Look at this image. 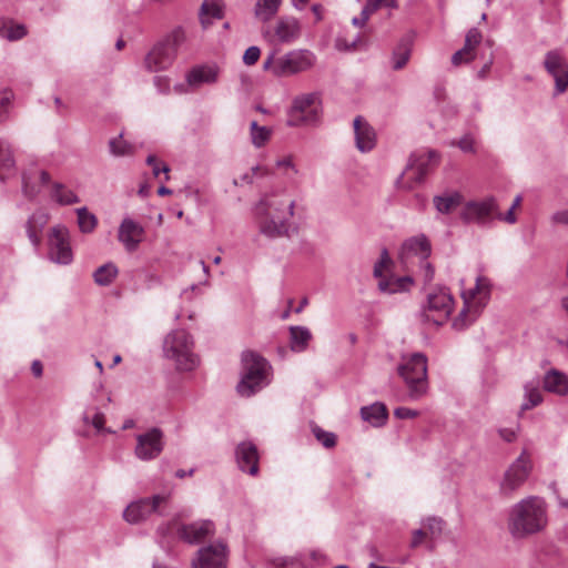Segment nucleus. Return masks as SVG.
I'll use <instances>...</instances> for the list:
<instances>
[{"mask_svg": "<svg viewBox=\"0 0 568 568\" xmlns=\"http://www.w3.org/2000/svg\"><path fill=\"white\" fill-rule=\"evenodd\" d=\"M13 99V93L9 89H4L0 94V122L8 118L9 106Z\"/></svg>", "mask_w": 568, "mask_h": 568, "instance_id": "4d7b16f0", "label": "nucleus"}, {"mask_svg": "<svg viewBox=\"0 0 568 568\" xmlns=\"http://www.w3.org/2000/svg\"><path fill=\"white\" fill-rule=\"evenodd\" d=\"M275 165L278 170H283L284 172L292 171L294 174L298 173V170L293 162L292 155H286V156L278 159L276 161Z\"/></svg>", "mask_w": 568, "mask_h": 568, "instance_id": "bf43d9fd", "label": "nucleus"}, {"mask_svg": "<svg viewBox=\"0 0 568 568\" xmlns=\"http://www.w3.org/2000/svg\"><path fill=\"white\" fill-rule=\"evenodd\" d=\"M496 217H501V213L494 196L468 201L460 212V219L464 222L478 225H488Z\"/></svg>", "mask_w": 568, "mask_h": 568, "instance_id": "1a4fd4ad", "label": "nucleus"}, {"mask_svg": "<svg viewBox=\"0 0 568 568\" xmlns=\"http://www.w3.org/2000/svg\"><path fill=\"white\" fill-rule=\"evenodd\" d=\"M242 366L237 392L242 396L250 397L268 384L271 367L265 358L251 351L242 354Z\"/></svg>", "mask_w": 568, "mask_h": 568, "instance_id": "423d86ee", "label": "nucleus"}, {"mask_svg": "<svg viewBox=\"0 0 568 568\" xmlns=\"http://www.w3.org/2000/svg\"><path fill=\"white\" fill-rule=\"evenodd\" d=\"M315 61V57L308 50L291 51L275 60L273 74L276 77H286L300 73L310 69Z\"/></svg>", "mask_w": 568, "mask_h": 568, "instance_id": "ddd939ff", "label": "nucleus"}, {"mask_svg": "<svg viewBox=\"0 0 568 568\" xmlns=\"http://www.w3.org/2000/svg\"><path fill=\"white\" fill-rule=\"evenodd\" d=\"M290 348L294 353H303L307 349L313 338L312 332L306 326H290Z\"/></svg>", "mask_w": 568, "mask_h": 568, "instance_id": "7c9ffc66", "label": "nucleus"}, {"mask_svg": "<svg viewBox=\"0 0 568 568\" xmlns=\"http://www.w3.org/2000/svg\"><path fill=\"white\" fill-rule=\"evenodd\" d=\"M465 45L457 50L452 55V64L454 67H460L466 64L479 57L480 50H483L484 41L483 38H465Z\"/></svg>", "mask_w": 568, "mask_h": 568, "instance_id": "a878e982", "label": "nucleus"}, {"mask_svg": "<svg viewBox=\"0 0 568 568\" xmlns=\"http://www.w3.org/2000/svg\"><path fill=\"white\" fill-rule=\"evenodd\" d=\"M200 21L203 29L206 30L207 26L214 20L221 21L222 8L217 0H204L200 9Z\"/></svg>", "mask_w": 568, "mask_h": 568, "instance_id": "72a5a7b5", "label": "nucleus"}, {"mask_svg": "<svg viewBox=\"0 0 568 568\" xmlns=\"http://www.w3.org/2000/svg\"><path fill=\"white\" fill-rule=\"evenodd\" d=\"M315 438L325 447L332 448L336 445V436L334 433L326 432L318 426L312 428Z\"/></svg>", "mask_w": 568, "mask_h": 568, "instance_id": "603ef678", "label": "nucleus"}, {"mask_svg": "<svg viewBox=\"0 0 568 568\" xmlns=\"http://www.w3.org/2000/svg\"><path fill=\"white\" fill-rule=\"evenodd\" d=\"M294 214L295 201L284 192L265 194L255 205L258 232L268 240L290 239L296 232Z\"/></svg>", "mask_w": 568, "mask_h": 568, "instance_id": "f257e3e1", "label": "nucleus"}, {"mask_svg": "<svg viewBox=\"0 0 568 568\" xmlns=\"http://www.w3.org/2000/svg\"><path fill=\"white\" fill-rule=\"evenodd\" d=\"M322 103L317 92L296 95L287 111L286 124L291 128L315 126L321 122Z\"/></svg>", "mask_w": 568, "mask_h": 568, "instance_id": "0eeeda50", "label": "nucleus"}, {"mask_svg": "<svg viewBox=\"0 0 568 568\" xmlns=\"http://www.w3.org/2000/svg\"><path fill=\"white\" fill-rule=\"evenodd\" d=\"M422 526L429 540H437L445 528V521L440 517L429 516L422 520Z\"/></svg>", "mask_w": 568, "mask_h": 568, "instance_id": "4c0bfd02", "label": "nucleus"}, {"mask_svg": "<svg viewBox=\"0 0 568 568\" xmlns=\"http://www.w3.org/2000/svg\"><path fill=\"white\" fill-rule=\"evenodd\" d=\"M483 50L479 52L480 59H486L483 68L478 71V78L484 79L493 64V45L494 42L487 38L484 42Z\"/></svg>", "mask_w": 568, "mask_h": 568, "instance_id": "a18cd8bd", "label": "nucleus"}, {"mask_svg": "<svg viewBox=\"0 0 568 568\" xmlns=\"http://www.w3.org/2000/svg\"><path fill=\"white\" fill-rule=\"evenodd\" d=\"M490 281L483 275L476 277V283L468 290H463L462 298L464 301V308L459 315L454 320V328L462 331L471 324L480 311L486 306L490 298Z\"/></svg>", "mask_w": 568, "mask_h": 568, "instance_id": "20e7f679", "label": "nucleus"}, {"mask_svg": "<svg viewBox=\"0 0 568 568\" xmlns=\"http://www.w3.org/2000/svg\"><path fill=\"white\" fill-rule=\"evenodd\" d=\"M334 45L338 51L359 50L365 47V38H353L351 42L347 41V38H335Z\"/></svg>", "mask_w": 568, "mask_h": 568, "instance_id": "3c124183", "label": "nucleus"}, {"mask_svg": "<svg viewBox=\"0 0 568 568\" xmlns=\"http://www.w3.org/2000/svg\"><path fill=\"white\" fill-rule=\"evenodd\" d=\"M453 297L447 288L436 287L427 295L424 306L425 320L436 325H443L452 314Z\"/></svg>", "mask_w": 568, "mask_h": 568, "instance_id": "9d476101", "label": "nucleus"}, {"mask_svg": "<svg viewBox=\"0 0 568 568\" xmlns=\"http://www.w3.org/2000/svg\"><path fill=\"white\" fill-rule=\"evenodd\" d=\"M109 148L110 152L114 156L130 155L134 152L133 145L124 141L122 134H120L118 138L111 139L109 142Z\"/></svg>", "mask_w": 568, "mask_h": 568, "instance_id": "c03bdc74", "label": "nucleus"}, {"mask_svg": "<svg viewBox=\"0 0 568 568\" xmlns=\"http://www.w3.org/2000/svg\"><path fill=\"white\" fill-rule=\"evenodd\" d=\"M361 416L365 422L369 423L372 426L381 427L386 423L388 412L383 403L376 402L372 405L363 406L361 408Z\"/></svg>", "mask_w": 568, "mask_h": 568, "instance_id": "2f4dec72", "label": "nucleus"}, {"mask_svg": "<svg viewBox=\"0 0 568 568\" xmlns=\"http://www.w3.org/2000/svg\"><path fill=\"white\" fill-rule=\"evenodd\" d=\"M163 353L174 362L176 369L183 372L193 371L200 362L194 353L193 337L184 329H173L164 337Z\"/></svg>", "mask_w": 568, "mask_h": 568, "instance_id": "7ed1b4c3", "label": "nucleus"}, {"mask_svg": "<svg viewBox=\"0 0 568 568\" xmlns=\"http://www.w3.org/2000/svg\"><path fill=\"white\" fill-rule=\"evenodd\" d=\"M164 449V434L153 427L143 434L136 435L134 455L138 459L149 462L158 458Z\"/></svg>", "mask_w": 568, "mask_h": 568, "instance_id": "dca6fc26", "label": "nucleus"}, {"mask_svg": "<svg viewBox=\"0 0 568 568\" xmlns=\"http://www.w3.org/2000/svg\"><path fill=\"white\" fill-rule=\"evenodd\" d=\"M50 215L42 209L36 210L26 222V232L33 246H39L41 242L40 234L48 224Z\"/></svg>", "mask_w": 568, "mask_h": 568, "instance_id": "bb28decb", "label": "nucleus"}, {"mask_svg": "<svg viewBox=\"0 0 568 568\" xmlns=\"http://www.w3.org/2000/svg\"><path fill=\"white\" fill-rule=\"evenodd\" d=\"M75 212L80 231L82 233H91L97 227V216L89 212L85 206L77 209Z\"/></svg>", "mask_w": 568, "mask_h": 568, "instance_id": "ea45409f", "label": "nucleus"}, {"mask_svg": "<svg viewBox=\"0 0 568 568\" xmlns=\"http://www.w3.org/2000/svg\"><path fill=\"white\" fill-rule=\"evenodd\" d=\"M146 164L152 168V173L155 178H158L160 175V173L168 174L170 171V168L166 164L159 162L156 156L153 154H150L146 158ZM168 180H169V175H165V181H168Z\"/></svg>", "mask_w": 568, "mask_h": 568, "instance_id": "13d9d810", "label": "nucleus"}, {"mask_svg": "<svg viewBox=\"0 0 568 568\" xmlns=\"http://www.w3.org/2000/svg\"><path fill=\"white\" fill-rule=\"evenodd\" d=\"M235 458L239 468L252 476L258 473V450L252 442H242L235 449Z\"/></svg>", "mask_w": 568, "mask_h": 568, "instance_id": "412c9836", "label": "nucleus"}, {"mask_svg": "<svg viewBox=\"0 0 568 568\" xmlns=\"http://www.w3.org/2000/svg\"><path fill=\"white\" fill-rule=\"evenodd\" d=\"M119 273L118 267L113 263H105L98 267L93 273L95 284L100 286L110 285Z\"/></svg>", "mask_w": 568, "mask_h": 568, "instance_id": "c9c22d12", "label": "nucleus"}, {"mask_svg": "<svg viewBox=\"0 0 568 568\" xmlns=\"http://www.w3.org/2000/svg\"><path fill=\"white\" fill-rule=\"evenodd\" d=\"M144 235L143 226L130 217L123 219L120 224L118 237L125 250L133 252L142 242Z\"/></svg>", "mask_w": 568, "mask_h": 568, "instance_id": "4be33fe9", "label": "nucleus"}, {"mask_svg": "<svg viewBox=\"0 0 568 568\" xmlns=\"http://www.w3.org/2000/svg\"><path fill=\"white\" fill-rule=\"evenodd\" d=\"M547 523V504L539 496H527L508 510L507 529L515 539H525L542 531Z\"/></svg>", "mask_w": 568, "mask_h": 568, "instance_id": "f03ea898", "label": "nucleus"}, {"mask_svg": "<svg viewBox=\"0 0 568 568\" xmlns=\"http://www.w3.org/2000/svg\"><path fill=\"white\" fill-rule=\"evenodd\" d=\"M412 38H402L393 48L390 62L393 70H402L409 61L413 51Z\"/></svg>", "mask_w": 568, "mask_h": 568, "instance_id": "c85d7f7f", "label": "nucleus"}, {"mask_svg": "<svg viewBox=\"0 0 568 568\" xmlns=\"http://www.w3.org/2000/svg\"><path fill=\"white\" fill-rule=\"evenodd\" d=\"M355 145L362 153L371 152L376 145V132L374 128L362 116L353 121Z\"/></svg>", "mask_w": 568, "mask_h": 568, "instance_id": "5701e85b", "label": "nucleus"}, {"mask_svg": "<svg viewBox=\"0 0 568 568\" xmlns=\"http://www.w3.org/2000/svg\"><path fill=\"white\" fill-rule=\"evenodd\" d=\"M24 24L9 18H0V34L2 36H27Z\"/></svg>", "mask_w": 568, "mask_h": 568, "instance_id": "79ce46f5", "label": "nucleus"}, {"mask_svg": "<svg viewBox=\"0 0 568 568\" xmlns=\"http://www.w3.org/2000/svg\"><path fill=\"white\" fill-rule=\"evenodd\" d=\"M531 468L532 464L530 456L527 450L524 449L504 474L499 486L501 495L508 497L519 489V487L527 480Z\"/></svg>", "mask_w": 568, "mask_h": 568, "instance_id": "9b49d317", "label": "nucleus"}, {"mask_svg": "<svg viewBox=\"0 0 568 568\" xmlns=\"http://www.w3.org/2000/svg\"><path fill=\"white\" fill-rule=\"evenodd\" d=\"M369 16L364 13V9L361 12L359 17H355L352 20V23L356 27H364L366 21L368 20Z\"/></svg>", "mask_w": 568, "mask_h": 568, "instance_id": "338daca9", "label": "nucleus"}, {"mask_svg": "<svg viewBox=\"0 0 568 568\" xmlns=\"http://www.w3.org/2000/svg\"><path fill=\"white\" fill-rule=\"evenodd\" d=\"M432 244L425 234H417L404 241L400 247V260L406 263L410 257L429 258Z\"/></svg>", "mask_w": 568, "mask_h": 568, "instance_id": "aec40b11", "label": "nucleus"}, {"mask_svg": "<svg viewBox=\"0 0 568 568\" xmlns=\"http://www.w3.org/2000/svg\"><path fill=\"white\" fill-rule=\"evenodd\" d=\"M544 67L555 80V95L568 89V63L558 50L547 52Z\"/></svg>", "mask_w": 568, "mask_h": 568, "instance_id": "6ab92c4d", "label": "nucleus"}, {"mask_svg": "<svg viewBox=\"0 0 568 568\" xmlns=\"http://www.w3.org/2000/svg\"><path fill=\"white\" fill-rule=\"evenodd\" d=\"M414 283L412 276H387L378 281V288L386 294H396L409 291Z\"/></svg>", "mask_w": 568, "mask_h": 568, "instance_id": "c756f323", "label": "nucleus"}, {"mask_svg": "<svg viewBox=\"0 0 568 568\" xmlns=\"http://www.w3.org/2000/svg\"><path fill=\"white\" fill-rule=\"evenodd\" d=\"M464 196L458 191H445L433 197V204L439 214H450L462 205Z\"/></svg>", "mask_w": 568, "mask_h": 568, "instance_id": "cd10ccee", "label": "nucleus"}, {"mask_svg": "<svg viewBox=\"0 0 568 568\" xmlns=\"http://www.w3.org/2000/svg\"><path fill=\"white\" fill-rule=\"evenodd\" d=\"M214 523L211 520H199L189 525H182L179 537L189 544H197L214 534Z\"/></svg>", "mask_w": 568, "mask_h": 568, "instance_id": "b1692460", "label": "nucleus"}, {"mask_svg": "<svg viewBox=\"0 0 568 568\" xmlns=\"http://www.w3.org/2000/svg\"><path fill=\"white\" fill-rule=\"evenodd\" d=\"M542 402V395L539 389L538 382H529L525 385L524 402L520 406L521 410H529L538 406Z\"/></svg>", "mask_w": 568, "mask_h": 568, "instance_id": "f704fd0d", "label": "nucleus"}, {"mask_svg": "<svg viewBox=\"0 0 568 568\" xmlns=\"http://www.w3.org/2000/svg\"><path fill=\"white\" fill-rule=\"evenodd\" d=\"M395 8H397L396 0H367L363 9L365 14L371 16L378 10H386L388 14Z\"/></svg>", "mask_w": 568, "mask_h": 568, "instance_id": "49530a36", "label": "nucleus"}, {"mask_svg": "<svg viewBox=\"0 0 568 568\" xmlns=\"http://www.w3.org/2000/svg\"><path fill=\"white\" fill-rule=\"evenodd\" d=\"M435 270L428 258L419 260L418 263V276H420L425 285L432 283L434 280Z\"/></svg>", "mask_w": 568, "mask_h": 568, "instance_id": "864d4df0", "label": "nucleus"}, {"mask_svg": "<svg viewBox=\"0 0 568 568\" xmlns=\"http://www.w3.org/2000/svg\"><path fill=\"white\" fill-rule=\"evenodd\" d=\"M222 69L215 62L197 63L185 73V92H195L204 87H213L219 83Z\"/></svg>", "mask_w": 568, "mask_h": 568, "instance_id": "f8f14e48", "label": "nucleus"}, {"mask_svg": "<svg viewBox=\"0 0 568 568\" xmlns=\"http://www.w3.org/2000/svg\"><path fill=\"white\" fill-rule=\"evenodd\" d=\"M300 24L295 18H283L277 22L275 36H295Z\"/></svg>", "mask_w": 568, "mask_h": 568, "instance_id": "de8ad7c7", "label": "nucleus"}, {"mask_svg": "<svg viewBox=\"0 0 568 568\" xmlns=\"http://www.w3.org/2000/svg\"><path fill=\"white\" fill-rule=\"evenodd\" d=\"M83 422L87 425L93 426L94 429L97 430V433H99V434H101V433L112 434L113 433V430H111L110 428L104 427V423H105L104 414L99 412L98 409H94V413L92 415H90L89 410H87L83 414Z\"/></svg>", "mask_w": 568, "mask_h": 568, "instance_id": "37998d69", "label": "nucleus"}, {"mask_svg": "<svg viewBox=\"0 0 568 568\" xmlns=\"http://www.w3.org/2000/svg\"><path fill=\"white\" fill-rule=\"evenodd\" d=\"M31 371L33 373V375L36 377H40L42 375V372H43V367H42V364L41 362L39 361H34L31 365Z\"/></svg>", "mask_w": 568, "mask_h": 568, "instance_id": "774afa93", "label": "nucleus"}, {"mask_svg": "<svg viewBox=\"0 0 568 568\" xmlns=\"http://www.w3.org/2000/svg\"><path fill=\"white\" fill-rule=\"evenodd\" d=\"M394 415L398 419H410L417 417L419 412L408 407H397L394 410Z\"/></svg>", "mask_w": 568, "mask_h": 568, "instance_id": "680f3d73", "label": "nucleus"}, {"mask_svg": "<svg viewBox=\"0 0 568 568\" xmlns=\"http://www.w3.org/2000/svg\"><path fill=\"white\" fill-rule=\"evenodd\" d=\"M397 373L403 378L410 400H418L428 392L427 358L422 353L403 357L397 366Z\"/></svg>", "mask_w": 568, "mask_h": 568, "instance_id": "39448f33", "label": "nucleus"}, {"mask_svg": "<svg viewBox=\"0 0 568 568\" xmlns=\"http://www.w3.org/2000/svg\"><path fill=\"white\" fill-rule=\"evenodd\" d=\"M452 146H458L465 153H476L477 138L474 133H465L458 141H452Z\"/></svg>", "mask_w": 568, "mask_h": 568, "instance_id": "8fccbe9b", "label": "nucleus"}, {"mask_svg": "<svg viewBox=\"0 0 568 568\" xmlns=\"http://www.w3.org/2000/svg\"><path fill=\"white\" fill-rule=\"evenodd\" d=\"M392 263V260L389 257V254L386 248H384L381 253L379 260L375 263L373 275L374 277L378 278V281L382 277H385L383 272L384 270Z\"/></svg>", "mask_w": 568, "mask_h": 568, "instance_id": "6e6d98bb", "label": "nucleus"}, {"mask_svg": "<svg viewBox=\"0 0 568 568\" xmlns=\"http://www.w3.org/2000/svg\"><path fill=\"white\" fill-rule=\"evenodd\" d=\"M48 255L51 262L60 265H68L73 261L70 235L67 227L55 225L51 229Z\"/></svg>", "mask_w": 568, "mask_h": 568, "instance_id": "2eb2a0df", "label": "nucleus"}, {"mask_svg": "<svg viewBox=\"0 0 568 568\" xmlns=\"http://www.w3.org/2000/svg\"><path fill=\"white\" fill-rule=\"evenodd\" d=\"M51 197L60 205H71L80 202L79 196L61 183L52 185Z\"/></svg>", "mask_w": 568, "mask_h": 568, "instance_id": "e433bc0d", "label": "nucleus"}, {"mask_svg": "<svg viewBox=\"0 0 568 568\" xmlns=\"http://www.w3.org/2000/svg\"><path fill=\"white\" fill-rule=\"evenodd\" d=\"M425 539H428L426 531L424 528L415 529L413 531L412 540H410V548H417L419 547Z\"/></svg>", "mask_w": 568, "mask_h": 568, "instance_id": "e2e57ef3", "label": "nucleus"}, {"mask_svg": "<svg viewBox=\"0 0 568 568\" xmlns=\"http://www.w3.org/2000/svg\"><path fill=\"white\" fill-rule=\"evenodd\" d=\"M16 161L10 145L0 140V171H9L14 168Z\"/></svg>", "mask_w": 568, "mask_h": 568, "instance_id": "09e8293b", "label": "nucleus"}, {"mask_svg": "<svg viewBox=\"0 0 568 568\" xmlns=\"http://www.w3.org/2000/svg\"><path fill=\"white\" fill-rule=\"evenodd\" d=\"M176 38H166L158 42L145 57V67L150 71L166 69L173 62L176 51Z\"/></svg>", "mask_w": 568, "mask_h": 568, "instance_id": "a211bd4d", "label": "nucleus"}, {"mask_svg": "<svg viewBox=\"0 0 568 568\" xmlns=\"http://www.w3.org/2000/svg\"><path fill=\"white\" fill-rule=\"evenodd\" d=\"M282 0H257L255 4V16L261 20H268L278 10Z\"/></svg>", "mask_w": 568, "mask_h": 568, "instance_id": "a19ab883", "label": "nucleus"}, {"mask_svg": "<svg viewBox=\"0 0 568 568\" xmlns=\"http://www.w3.org/2000/svg\"><path fill=\"white\" fill-rule=\"evenodd\" d=\"M499 436L507 443H513L517 438V430L514 428H500Z\"/></svg>", "mask_w": 568, "mask_h": 568, "instance_id": "0e129e2a", "label": "nucleus"}, {"mask_svg": "<svg viewBox=\"0 0 568 568\" xmlns=\"http://www.w3.org/2000/svg\"><path fill=\"white\" fill-rule=\"evenodd\" d=\"M438 161L439 154L434 150L412 154L405 171L396 180L397 187L407 191L413 190L425 180L430 168L436 165Z\"/></svg>", "mask_w": 568, "mask_h": 568, "instance_id": "6e6552de", "label": "nucleus"}, {"mask_svg": "<svg viewBox=\"0 0 568 568\" xmlns=\"http://www.w3.org/2000/svg\"><path fill=\"white\" fill-rule=\"evenodd\" d=\"M250 135L252 144L260 149L264 146L272 135V129L267 126H261L256 121H252L250 125Z\"/></svg>", "mask_w": 568, "mask_h": 568, "instance_id": "58836bf2", "label": "nucleus"}, {"mask_svg": "<svg viewBox=\"0 0 568 568\" xmlns=\"http://www.w3.org/2000/svg\"><path fill=\"white\" fill-rule=\"evenodd\" d=\"M50 181V176L45 171L32 168L22 174V193L23 195L32 201L34 200L41 189V185L47 184Z\"/></svg>", "mask_w": 568, "mask_h": 568, "instance_id": "393cba45", "label": "nucleus"}, {"mask_svg": "<svg viewBox=\"0 0 568 568\" xmlns=\"http://www.w3.org/2000/svg\"><path fill=\"white\" fill-rule=\"evenodd\" d=\"M544 387L550 393L565 395L568 393V378L565 374L551 369L545 375Z\"/></svg>", "mask_w": 568, "mask_h": 568, "instance_id": "473e14b6", "label": "nucleus"}, {"mask_svg": "<svg viewBox=\"0 0 568 568\" xmlns=\"http://www.w3.org/2000/svg\"><path fill=\"white\" fill-rule=\"evenodd\" d=\"M169 498V494H159L151 498L133 501L125 508L123 517L130 524H138L148 519L154 513L162 515L161 506L166 504Z\"/></svg>", "mask_w": 568, "mask_h": 568, "instance_id": "4468645a", "label": "nucleus"}, {"mask_svg": "<svg viewBox=\"0 0 568 568\" xmlns=\"http://www.w3.org/2000/svg\"><path fill=\"white\" fill-rule=\"evenodd\" d=\"M278 568H305V562L301 556L281 557L273 560Z\"/></svg>", "mask_w": 568, "mask_h": 568, "instance_id": "5fc2aeb1", "label": "nucleus"}, {"mask_svg": "<svg viewBox=\"0 0 568 568\" xmlns=\"http://www.w3.org/2000/svg\"><path fill=\"white\" fill-rule=\"evenodd\" d=\"M227 546L217 541L202 547L197 550V556L192 562L193 568H226Z\"/></svg>", "mask_w": 568, "mask_h": 568, "instance_id": "f3484780", "label": "nucleus"}, {"mask_svg": "<svg viewBox=\"0 0 568 568\" xmlns=\"http://www.w3.org/2000/svg\"><path fill=\"white\" fill-rule=\"evenodd\" d=\"M552 219L557 223L568 224V210L555 213Z\"/></svg>", "mask_w": 568, "mask_h": 568, "instance_id": "69168bd1", "label": "nucleus"}, {"mask_svg": "<svg viewBox=\"0 0 568 568\" xmlns=\"http://www.w3.org/2000/svg\"><path fill=\"white\" fill-rule=\"evenodd\" d=\"M260 54H261L260 48L252 45V47L247 48L246 51L244 52L243 62L246 65H253L254 63L257 62Z\"/></svg>", "mask_w": 568, "mask_h": 568, "instance_id": "052dcab7", "label": "nucleus"}]
</instances>
